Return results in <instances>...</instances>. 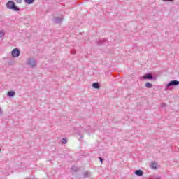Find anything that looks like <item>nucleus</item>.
<instances>
[{
	"label": "nucleus",
	"instance_id": "obj_1",
	"mask_svg": "<svg viewBox=\"0 0 179 179\" xmlns=\"http://www.w3.org/2000/svg\"><path fill=\"white\" fill-rule=\"evenodd\" d=\"M7 9H11L14 12H19L20 10V8L17 7L14 1H10L6 3Z\"/></svg>",
	"mask_w": 179,
	"mask_h": 179
},
{
	"label": "nucleus",
	"instance_id": "obj_2",
	"mask_svg": "<svg viewBox=\"0 0 179 179\" xmlns=\"http://www.w3.org/2000/svg\"><path fill=\"white\" fill-rule=\"evenodd\" d=\"M142 78L145 80H153L154 79H155V76H153V75H152V73H147L144 74L142 76Z\"/></svg>",
	"mask_w": 179,
	"mask_h": 179
},
{
	"label": "nucleus",
	"instance_id": "obj_3",
	"mask_svg": "<svg viewBox=\"0 0 179 179\" xmlns=\"http://www.w3.org/2000/svg\"><path fill=\"white\" fill-rule=\"evenodd\" d=\"M11 55L12 57H14V58H17L20 55V50L19 48H15L11 51Z\"/></svg>",
	"mask_w": 179,
	"mask_h": 179
},
{
	"label": "nucleus",
	"instance_id": "obj_4",
	"mask_svg": "<svg viewBox=\"0 0 179 179\" xmlns=\"http://www.w3.org/2000/svg\"><path fill=\"white\" fill-rule=\"evenodd\" d=\"M179 81L177 80H173L170 81L167 85L166 87H171V86H178Z\"/></svg>",
	"mask_w": 179,
	"mask_h": 179
},
{
	"label": "nucleus",
	"instance_id": "obj_5",
	"mask_svg": "<svg viewBox=\"0 0 179 179\" xmlns=\"http://www.w3.org/2000/svg\"><path fill=\"white\" fill-rule=\"evenodd\" d=\"M27 64L31 66V68H36V60L33 58L29 59L27 61Z\"/></svg>",
	"mask_w": 179,
	"mask_h": 179
},
{
	"label": "nucleus",
	"instance_id": "obj_6",
	"mask_svg": "<svg viewBox=\"0 0 179 179\" xmlns=\"http://www.w3.org/2000/svg\"><path fill=\"white\" fill-rule=\"evenodd\" d=\"M107 41V38L105 39H99L96 42V45H104Z\"/></svg>",
	"mask_w": 179,
	"mask_h": 179
},
{
	"label": "nucleus",
	"instance_id": "obj_7",
	"mask_svg": "<svg viewBox=\"0 0 179 179\" xmlns=\"http://www.w3.org/2000/svg\"><path fill=\"white\" fill-rule=\"evenodd\" d=\"M134 174H136V176H138V177H142V176H143V171L141 169L136 170L134 171Z\"/></svg>",
	"mask_w": 179,
	"mask_h": 179
},
{
	"label": "nucleus",
	"instance_id": "obj_8",
	"mask_svg": "<svg viewBox=\"0 0 179 179\" xmlns=\"http://www.w3.org/2000/svg\"><path fill=\"white\" fill-rule=\"evenodd\" d=\"M54 23H55V24H59L62 23V18H61L59 17H55L54 19Z\"/></svg>",
	"mask_w": 179,
	"mask_h": 179
},
{
	"label": "nucleus",
	"instance_id": "obj_9",
	"mask_svg": "<svg viewBox=\"0 0 179 179\" xmlns=\"http://www.w3.org/2000/svg\"><path fill=\"white\" fill-rule=\"evenodd\" d=\"M92 87H94V89H100V83H92Z\"/></svg>",
	"mask_w": 179,
	"mask_h": 179
},
{
	"label": "nucleus",
	"instance_id": "obj_10",
	"mask_svg": "<svg viewBox=\"0 0 179 179\" xmlns=\"http://www.w3.org/2000/svg\"><path fill=\"white\" fill-rule=\"evenodd\" d=\"M8 97H14L15 96V91H9L7 93Z\"/></svg>",
	"mask_w": 179,
	"mask_h": 179
},
{
	"label": "nucleus",
	"instance_id": "obj_11",
	"mask_svg": "<svg viewBox=\"0 0 179 179\" xmlns=\"http://www.w3.org/2000/svg\"><path fill=\"white\" fill-rule=\"evenodd\" d=\"M150 167L151 169H157V164L156 162H152Z\"/></svg>",
	"mask_w": 179,
	"mask_h": 179
},
{
	"label": "nucleus",
	"instance_id": "obj_12",
	"mask_svg": "<svg viewBox=\"0 0 179 179\" xmlns=\"http://www.w3.org/2000/svg\"><path fill=\"white\" fill-rule=\"evenodd\" d=\"M71 171H74V173H76V172L79 171V169L78 168V166H72Z\"/></svg>",
	"mask_w": 179,
	"mask_h": 179
},
{
	"label": "nucleus",
	"instance_id": "obj_13",
	"mask_svg": "<svg viewBox=\"0 0 179 179\" xmlns=\"http://www.w3.org/2000/svg\"><path fill=\"white\" fill-rule=\"evenodd\" d=\"M153 85H152V83H145V87H147L148 89H152Z\"/></svg>",
	"mask_w": 179,
	"mask_h": 179
},
{
	"label": "nucleus",
	"instance_id": "obj_14",
	"mask_svg": "<svg viewBox=\"0 0 179 179\" xmlns=\"http://www.w3.org/2000/svg\"><path fill=\"white\" fill-rule=\"evenodd\" d=\"M25 3H27L28 5H31L33 2H34V0H24Z\"/></svg>",
	"mask_w": 179,
	"mask_h": 179
},
{
	"label": "nucleus",
	"instance_id": "obj_15",
	"mask_svg": "<svg viewBox=\"0 0 179 179\" xmlns=\"http://www.w3.org/2000/svg\"><path fill=\"white\" fill-rule=\"evenodd\" d=\"M83 178H87V177H89V173L87 171L84 172L83 173Z\"/></svg>",
	"mask_w": 179,
	"mask_h": 179
},
{
	"label": "nucleus",
	"instance_id": "obj_16",
	"mask_svg": "<svg viewBox=\"0 0 179 179\" xmlns=\"http://www.w3.org/2000/svg\"><path fill=\"white\" fill-rule=\"evenodd\" d=\"M5 36V31H0V38H2Z\"/></svg>",
	"mask_w": 179,
	"mask_h": 179
},
{
	"label": "nucleus",
	"instance_id": "obj_17",
	"mask_svg": "<svg viewBox=\"0 0 179 179\" xmlns=\"http://www.w3.org/2000/svg\"><path fill=\"white\" fill-rule=\"evenodd\" d=\"M66 142H67L66 138H63L62 140V143L63 145H65V143H66Z\"/></svg>",
	"mask_w": 179,
	"mask_h": 179
},
{
	"label": "nucleus",
	"instance_id": "obj_18",
	"mask_svg": "<svg viewBox=\"0 0 179 179\" xmlns=\"http://www.w3.org/2000/svg\"><path fill=\"white\" fill-rule=\"evenodd\" d=\"M150 179H162V178L160 176H152Z\"/></svg>",
	"mask_w": 179,
	"mask_h": 179
},
{
	"label": "nucleus",
	"instance_id": "obj_19",
	"mask_svg": "<svg viewBox=\"0 0 179 179\" xmlns=\"http://www.w3.org/2000/svg\"><path fill=\"white\" fill-rule=\"evenodd\" d=\"M164 2H173L174 0H162Z\"/></svg>",
	"mask_w": 179,
	"mask_h": 179
},
{
	"label": "nucleus",
	"instance_id": "obj_20",
	"mask_svg": "<svg viewBox=\"0 0 179 179\" xmlns=\"http://www.w3.org/2000/svg\"><path fill=\"white\" fill-rule=\"evenodd\" d=\"M99 160L101 163H103V162H104V159H103V157H99Z\"/></svg>",
	"mask_w": 179,
	"mask_h": 179
},
{
	"label": "nucleus",
	"instance_id": "obj_21",
	"mask_svg": "<svg viewBox=\"0 0 179 179\" xmlns=\"http://www.w3.org/2000/svg\"><path fill=\"white\" fill-rule=\"evenodd\" d=\"M71 54H76V50H73L71 51Z\"/></svg>",
	"mask_w": 179,
	"mask_h": 179
},
{
	"label": "nucleus",
	"instance_id": "obj_22",
	"mask_svg": "<svg viewBox=\"0 0 179 179\" xmlns=\"http://www.w3.org/2000/svg\"><path fill=\"white\" fill-rule=\"evenodd\" d=\"M17 3H22L23 2V0H17Z\"/></svg>",
	"mask_w": 179,
	"mask_h": 179
},
{
	"label": "nucleus",
	"instance_id": "obj_23",
	"mask_svg": "<svg viewBox=\"0 0 179 179\" xmlns=\"http://www.w3.org/2000/svg\"><path fill=\"white\" fill-rule=\"evenodd\" d=\"M162 107H166V103H162Z\"/></svg>",
	"mask_w": 179,
	"mask_h": 179
},
{
	"label": "nucleus",
	"instance_id": "obj_24",
	"mask_svg": "<svg viewBox=\"0 0 179 179\" xmlns=\"http://www.w3.org/2000/svg\"><path fill=\"white\" fill-rule=\"evenodd\" d=\"M0 152H1V148H0Z\"/></svg>",
	"mask_w": 179,
	"mask_h": 179
}]
</instances>
